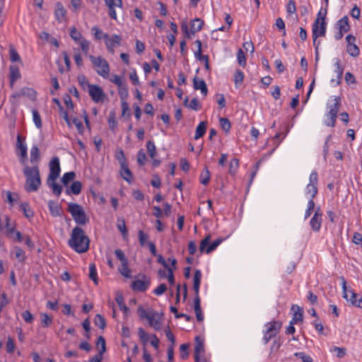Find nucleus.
Here are the masks:
<instances>
[{"label":"nucleus","mask_w":362,"mask_h":362,"mask_svg":"<svg viewBox=\"0 0 362 362\" xmlns=\"http://www.w3.org/2000/svg\"><path fill=\"white\" fill-rule=\"evenodd\" d=\"M327 15L326 9L324 12V17L322 18V22H320V25L319 26V18H317L315 21L313 25V45L315 47L316 53L317 54L318 47L320 45V41L317 42V39L319 36H324L326 33V23H325V16Z\"/></svg>","instance_id":"5"},{"label":"nucleus","mask_w":362,"mask_h":362,"mask_svg":"<svg viewBox=\"0 0 362 362\" xmlns=\"http://www.w3.org/2000/svg\"><path fill=\"white\" fill-rule=\"evenodd\" d=\"M81 48L83 53L86 55L89 51L90 42L86 40L85 38L82 39L78 42Z\"/></svg>","instance_id":"59"},{"label":"nucleus","mask_w":362,"mask_h":362,"mask_svg":"<svg viewBox=\"0 0 362 362\" xmlns=\"http://www.w3.org/2000/svg\"><path fill=\"white\" fill-rule=\"evenodd\" d=\"M267 329L264 332L263 341L267 344L272 338L274 337L279 332L281 327V322L279 321H272L265 325Z\"/></svg>","instance_id":"6"},{"label":"nucleus","mask_w":362,"mask_h":362,"mask_svg":"<svg viewBox=\"0 0 362 362\" xmlns=\"http://www.w3.org/2000/svg\"><path fill=\"white\" fill-rule=\"evenodd\" d=\"M47 185L49 187L52 189V192L57 195L59 196L62 192V187L57 184L55 181H52L49 180H47Z\"/></svg>","instance_id":"36"},{"label":"nucleus","mask_w":362,"mask_h":362,"mask_svg":"<svg viewBox=\"0 0 362 362\" xmlns=\"http://www.w3.org/2000/svg\"><path fill=\"white\" fill-rule=\"evenodd\" d=\"M342 288L344 293L343 297L346 300L350 301L352 305L362 308V297L359 298L352 290H347L346 281L344 278H342Z\"/></svg>","instance_id":"7"},{"label":"nucleus","mask_w":362,"mask_h":362,"mask_svg":"<svg viewBox=\"0 0 362 362\" xmlns=\"http://www.w3.org/2000/svg\"><path fill=\"white\" fill-rule=\"evenodd\" d=\"M129 262H124L123 264H121V267L119 269V273L126 278H131L132 275V271L128 267Z\"/></svg>","instance_id":"40"},{"label":"nucleus","mask_w":362,"mask_h":362,"mask_svg":"<svg viewBox=\"0 0 362 362\" xmlns=\"http://www.w3.org/2000/svg\"><path fill=\"white\" fill-rule=\"evenodd\" d=\"M120 175L128 183L131 184L132 182L133 175L127 164L120 166Z\"/></svg>","instance_id":"21"},{"label":"nucleus","mask_w":362,"mask_h":362,"mask_svg":"<svg viewBox=\"0 0 362 362\" xmlns=\"http://www.w3.org/2000/svg\"><path fill=\"white\" fill-rule=\"evenodd\" d=\"M333 103H328L327 104V109L329 111H333V112L338 114L341 105V99L339 96H335L333 98Z\"/></svg>","instance_id":"23"},{"label":"nucleus","mask_w":362,"mask_h":362,"mask_svg":"<svg viewBox=\"0 0 362 362\" xmlns=\"http://www.w3.org/2000/svg\"><path fill=\"white\" fill-rule=\"evenodd\" d=\"M149 325L156 330L160 329V322L159 320L155 318V314H153L148 320Z\"/></svg>","instance_id":"55"},{"label":"nucleus","mask_w":362,"mask_h":362,"mask_svg":"<svg viewBox=\"0 0 362 362\" xmlns=\"http://www.w3.org/2000/svg\"><path fill=\"white\" fill-rule=\"evenodd\" d=\"M330 351L336 353V356L339 358H343L346 354V349L344 347L333 346Z\"/></svg>","instance_id":"52"},{"label":"nucleus","mask_w":362,"mask_h":362,"mask_svg":"<svg viewBox=\"0 0 362 362\" xmlns=\"http://www.w3.org/2000/svg\"><path fill=\"white\" fill-rule=\"evenodd\" d=\"M48 208H49L50 214L52 216H54V217L61 216L62 208L57 202H55L52 200H49L48 202Z\"/></svg>","instance_id":"18"},{"label":"nucleus","mask_w":362,"mask_h":362,"mask_svg":"<svg viewBox=\"0 0 362 362\" xmlns=\"http://www.w3.org/2000/svg\"><path fill=\"white\" fill-rule=\"evenodd\" d=\"M322 213L320 211V207H318L315 210L314 215L310 221V225L311 228L315 232H317L320 230L322 221Z\"/></svg>","instance_id":"12"},{"label":"nucleus","mask_w":362,"mask_h":362,"mask_svg":"<svg viewBox=\"0 0 362 362\" xmlns=\"http://www.w3.org/2000/svg\"><path fill=\"white\" fill-rule=\"evenodd\" d=\"M189 345L187 344H182L180 346V358L183 360H185L189 356Z\"/></svg>","instance_id":"61"},{"label":"nucleus","mask_w":362,"mask_h":362,"mask_svg":"<svg viewBox=\"0 0 362 362\" xmlns=\"http://www.w3.org/2000/svg\"><path fill=\"white\" fill-rule=\"evenodd\" d=\"M77 80L79 85L84 90H88V89H90V86L93 85L88 82V79L83 74L78 75L77 77Z\"/></svg>","instance_id":"35"},{"label":"nucleus","mask_w":362,"mask_h":362,"mask_svg":"<svg viewBox=\"0 0 362 362\" xmlns=\"http://www.w3.org/2000/svg\"><path fill=\"white\" fill-rule=\"evenodd\" d=\"M66 11L63 6V5L60 2H57L56 4V9L54 11V15L57 20L59 22H62L66 17Z\"/></svg>","instance_id":"22"},{"label":"nucleus","mask_w":362,"mask_h":362,"mask_svg":"<svg viewBox=\"0 0 362 362\" xmlns=\"http://www.w3.org/2000/svg\"><path fill=\"white\" fill-rule=\"evenodd\" d=\"M204 344L199 339V337H196V341L194 345V361L195 362H201L200 354L204 352Z\"/></svg>","instance_id":"20"},{"label":"nucleus","mask_w":362,"mask_h":362,"mask_svg":"<svg viewBox=\"0 0 362 362\" xmlns=\"http://www.w3.org/2000/svg\"><path fill=\"white\" fill-rule=\"evenodd\" d=\"M139 241L140 245L142 247H144L147 245V239L148 238V235L146 234L143 230H140L138 233Z\"/></svg>","instance_id":"60"},{"label":"nucleus","mask_w":362,"mask_h":362,"mask_svg":"<svg viewBox=\"0 0 362 362\" xmlns=\"http://www.w3.org/2000/svg\"><path fill=\"white\" fill-rule=\"evenodd\" d=\"M193 88L195 90H200L202 94L204 96H206L208 93V88L204 79L199 78L197 76H195L193 78Z\"/></svg>","instance_id":"14"},{"label":"nucleus","mask_w":362,"mask_h":362,"mask_svg":"<svg viewBox=\"0 0 362 362\" xmlns=\"http://www.w3.org/2000/svg\"><path fill=\"white\" fill-rule=\"evenodd\" d=\"M220 125L223 130L226 132H228L230 129L231 124L228 119L221 117L219 119Z\"/></svg>","instance_id":"57"},{"label":"nucleus","mask_w":362,"mask_h":362,"mask_svg":"<svg viewBox=\"0 0 362 362\" xmlns=\"http://www.w3.org/2000/svg\"><path fill=\"white\" fill-rule=\"evenodd\" d=\"M170 310L175 314V318H185L186 321L189 322L192 320L191 316L187 315L185 313H179L177 309L174 306H170Z\"/></svg>","instance_id":"50"},{"label":"nucleus","mask_w":362,"mask_h":362,"mask_svg":"<svg viewBox=\"0 0 362 362\" xmlns=\"http://www.w3.org/2000/svg\"><path fill=\"white\" fill-rule=\"evenodd\" d=\"M68 245L75 252L83 253L89 249L90 240L81 228L76 226L72 230Z\"/></svg>","instance_id":"1"},{"label":"nucleus","mask_w":362,"mask_h":362,"mask_svg":"<svg viewBox=\"0 0 362 362\" xmlns=\"http://www.w3.org/2000/svg\"><path fill=\"white\" fill-rule=\"evenodd\" d=\"M150 286L149 281L136 280L132 282L131 288L133 291L144 292Z\"/></svg>","instance_id":"16"},{"label":"nucleus","mask_w":362,"mask_h":362,"mask_svg":"<svg viewBox=\"0 0 362 362\" xmlns=\"http://www.w3.org/2000/svg\"><path fill=\"white\" fill-rule=\"evenodd\" d=\"M88 92L93 101L96 103H103L106 98V95L103 90L99 86L95 84L90 86Z\"/></svg>","instance_id":"9"},{"label":"nucleus","mask_w":362,"mask_h":362,"mask_svg":"<svg viewBox=\"0 0 362 362\" xmlns=\"http://www.w3.org/2000/svg\"><path fill=\"white\" fill-rule=\"evenodd\" d=\"M89 59L98 75L107 78L110 74V66L107 61L101 57L89 55Z\"/></svg>","instance_id":"4"},{"label":"nucleus","mask_w":362,"mask_h":362,"mask_svg":"<svg viewBox=\"0 0 362 362\" xmlns=\"http://www.w3.org/2000/svg\"><path fill=\"white\" fill-rule=\"evenodd\" d=\"M347 52L352 57H358L359 53H360V50H359V48L357 45H356L355 44L354 45H347Z\"/></svg>","instance_id":"53"},{"label":"nucleus","mask_w":362,"mask_h":362,"mask_svg":"<svg viewBox=\"0 0 362 362\" xmlns=\"http://www.w3.org/2000/svg\"><path fill=\"white\" fill-rule=\"evenodd\" d=\"M10 60L12 62H21V57L17 51L12 47L9 49Z\"/></svg>","instance_id":"58"},{"label":"nucleus","mask_w":362,"mask_h":362,"mask_svg":"<svg viewBox=\"0 0 362 362\" xmlns=\"http://www.w3.org/2000/svg\"><path fill=\"white\" fill-rule=\"evenodd\" d=\"M211 235H206L200 243L199 250L201 252L209 254L216 249V247L222 243V238H217L211 245Z\"/></svg>","instance_id":"8"},{"label":"nucleus","mask_w":362,"mask_h":362,"mask_svg":"<svg viewBox=\"0 0 362 362\" xmlns=\"http://www.w3.org/2000/svg\"><path fill=\"white\" fill-rule=\"evenodd\" d=\"M107 6L108 7V13L111 18L116 19L117 15L115 11V7L122 8V1H105Z\"/></svg>","instance_id":"17"},{"label":"nucleus","mask_w":362,"mask_h":362,"mask_svg":"<svg viewBox=\"0 0 362 362\" xmlns=\"http://www.w3.org/2000/svg\"><path fill=\"white\" fill-rule=\"evenodd\" d=\"M67 210L78 225H85L89 221L88 217L81 205L71 202L68 204Z\"/></svg>","instance_id":"3"},{"label":"nucleus","mask_w":362,"mask_h":362,"mask_svg":"<svg viewBox=\"0 0 362 362\" xmlns=\"http://www.w3.org/2000/svg\"><path fill=\"white\" fill-rule=\"evenodd\" d=\"M244 79V74L243 72L238 69L236 70L235 75H234V83L236 88L239 87L240 85L243 83Z\"/></svg>","instance_id":"45"},{"label":"nucleus","mask_w":362,"mask_h":362,"mask_svg":"<svg viewBox=\"0 0 362 362\" xmlns=\"http://www.w3.org/2000/svg\"><path fill=\"white\" fill-rule=\"evenodd\" d=\"M138 335L141 342L144 346H146L151 337L145 332L142 327H139L138 329Z\"/></svg>","instance_id":"39"},{"label":"nucleus","mask_w":362,"mask_h":362,"mask_svg":"<svg viewBox=\"0 0 362 362\" xmlns=\"http://www.w3.org/2000/svg\"><path fill=\"white\" fill-rule=\"evenodd\" d=\"M89 278L93 281L95 285L98 284L96 267L94 264H90L89 266Z\"/></svg>","instance_id":"41"},{"label":"nucleus","mask_w":362,"mask_h":362,"mask_svg":"<svg viewBox=\"0 0 362 362\" xmlns=\"http://www.w3.org/2000/svg\"><path fill=\"white\" fill-rule=\"evenodd\" d=\"M194 308L196 314L197 320L199 322L204 320V316L202 314V308H201V299L199 297L194 298Z\"/></svg>","instance_id":"24"},{"label":"nucleus","mask_w":362,"mask_h":362,"mask_svg":"<svg viewBox=\"0 0 362 362\" xmlns=\"http://www.w3.org/2000/svg\"><path fill=\"white\" fill-rule=\"evenodd\" d=\"M337 28L340 30H342V32H348L350 28L348 17L344 16L340 20H339L337 23Z\"/></svg>","instance_id":"28"},{"label":"nucleus","mask_w":362,"mask_h":362,"mask_svg":"<svg viewBox=\"0 0 362 362\" xmlns=\"http://www.w3.org/2000/svg\"><path fill=\"white\" fill-rule=\"evenodd\" d=\"M76 177V174L74 172H68L64 174L62 182L64 185H66L69 182L74 180Z\"/></svg>","instance_id":"51"},{"label":"nucleus","mask_w":362,"mask_h":362,"mask_svg":"<svg viewBox=\"0 0 362 362\" xmlns=\"http://www.w3.org/2000/svg\"><path fill=\"white\" fill-rule=\"evenodd\" d=\"M305 191H306V194L309 195L310 199H312V200H313V198L317 194V185H314L313 184H308L306 187Z\"/></svg>","instance_id":"47"},{"label":"nucleus","mask_w":362,"mask_h":362,"mask_svg":"<svg viewBox=\"0 0 362 362\" xmlns=\"http://www.w3.org/2000/svg\"><path fill=\"white\" fill-rule=\"evenodd\" d=\"M96 346L98 348H100L98 353L100 355H103V354L106 351V343L105 339L103 337L100 336L96 342Z\"/></svg>","instance_id":"44"},{"label":"nucleus","mask_w":362,"mask_h":362,"mask_svg":"<svg viewBox=\"0 0 362 362\" xmlns=\"http://www.w3.org/2000/svg\"><path fill=\"white\" fill-rule=\"evenodd\" d=\"M291 310L293 311V317L292 320H291V324H297L298 322H303V309L297 305H293L291 307Z\"/></svg>","instance_id":"13"},{"label":"nucleus","mask_w":362,"mask_h":362,"mask_svg":"<svg viewBox=\"0 0 362 362\" xmlns=\"http://www.w3.org/2000/svg\"><path fill=\"white\" fill-rule=\"evenodd\" d=\"M122 37L119 35H112L111 37L108 34L105 35V42L107 49L113 53L115 48L120 45Z\"/></svg>","instance_id":"11"},{"label":"nucleus","mask_w":362,"mask_h":362,"mask_svg":"<svg viewBox=\"0 0 362 362\" xmlns=\"http://www.w3.org/2000/svg\"><path fill=\"white\" fill-rule=\"evenodd\" d=\"M92 32L94 35V37L96 40H101L102 38H103L105 40V35L106 33H104L102 30H100V28H98V27L96 26H94L92 28Z\"/></svg>","instance_id":"63"},{"label":"nucleus","mask_w":362,"mask_h":362,"mask_svg":"<svg viewBox=\"0 0 362 362\" xmlns=\"http://www.w3.org/2000/svg\"><path fill=\"white\" fill-rule=\"evenodd\" d=\"M82 189V184L80 181H74L69 188L66 189L67 194H74L78 195L81 193Z\"/></svg>","instance_id":"25"},{"label":"nucleus","mask_w":362,"mask_h":362,"mask_svg":"<svg viewBox=\"0 0 362 362\" xmlns=\"http://www.w3.org/2000/svg\"><path fill=\"white\" fill-rule=\"evenodd\" d=\"M117 88L118 93L122 101H125L129 95L127 85L124 83L120 87Z\"/></svg>","instance_id":"43"},{"label":"nucleus","mask_w":362,"mask_h":362,"mask_svg":"<svg viewBox=\"0 0 362 362\" xmlns=\"http://www.w3.org/2000/svg\"><path fill=\"white\" fill-rule=\"evenodd\" d=\"M33 119L37 128H42V120L41 117L37 110H33Z\"/></svg>","instance_id":"49"},{"label":"nucleus","mask_w":362,"mask_h":362,"mask_svg":"<svg viewBox=\"0 0 362 362\" xmlns=\"http://www.w3.org/2000/svg\"><path fill=\"white\" fill-rule=\"evenodd\" d=\"M335 69L334 71L337 73V85H339L341 83L342 75L344 72V68L340 65V60L337 59L334 63Z\"/></svg>","instance_id":"31"},{"label":"nucleus","mask_w":362,"mask_h":362,"mask_svg":"<svg viewBox=\"0 0 362 362\" xmlns=\"http://www.w3.org/2000/svg\"><path fill=\"white\" fill-rule=\"evenodd\" d=\"M70 37L76 42H78L80 40L83 39L84 37L81 35V33L75 28L73 27L70 29Z\"/></svg>","instance_id":"42"},{"label":"nucleus","mask_w":362,"mask_h":362,"mask_svg":"<svg viewBox=\"0 0 362 362\" xmlns=\"http://www.w3.org/2000/svg\"><path fill=\"white\" fill-rule=\"evenodd\" d=\"M337 115L338 114L333 112V111L328 110L325 113L326 119L324 122L325 125L327 127H334L336 124Z\"/></svg>","instance_id":"19"},{"label":"nucleus","mask_w":362,"mask_h":362,"mask_svg":"<svg viewBox=\"0 0 362 362\" xmlns=\"http://www.w3.org/2000/svg\"><path fill=\"white\" fill-rule=\"evenodd\" d=\"M199 179L200 182L204 185H206L209 182L210 172L206 167H205L204 170L202 172Z\"/></svg>","instance_id":"38"},{"label":"nucleus","mask_w":362,"mask_h":362,"mask_svg":"<svg viewBox=\"0 0 362 362\" xmlns=\"http://www.w3.org/2000/svg\"><path fill=\"white\" fill-rule=\"evenodd\" d=\"M115 301L119 307V309L124 313V315L128 316L129 314V309L127 305H124L122 296L117 295L115 298Z\"/></svg>","instance_id":"32"},{"label":"nucleus","mask_w":362,"mask_h":362,"mask_svg":"<svg viewBox=\"0 0 362 362\" xmlns=\"http://www.w3.org/2000/svg\"><path fill=\"white\" fill-rule=\"evenodd\" d=\"M21 94L34 100L36 98V92L33 88L24 87L21 89Z\"/></svg>","instance_id":"37"},{"label":"nucleus","mask_w":362,"mask_h":362,"mask_svg":"<svg viewBox=\"0 0 362 362\" xmlns=\"http://www.w3.org/2000/svg\"><path fill=\"white\" fill-rule=\"evenodd\" d=\"M20 209H21V211H23L25 217H26L27 218H30L33 217L34 212L32 210V209L30 207V205L28 204V203H26V202L22 203L20 205Z\"/></svg>","instance_id":"33"},{"label":"nucleus","mask_w":362,"mask_h":362,"mask_svg":"<svg viewBox=\"0 0 362 362\" xmlns=\"http://www.w3.org/2000/svg\"><path fill=\"white\" fill-rule=\"evenodd\" d=\"M206 122H201L196 128L194 139L197 140L202 137L206 131Z\"/></svg>","instance_id":"29"},{"label":"nucleus","mask_w":362,"mask_h":362,"mask_svg":"<svg viewBox=\"0 0 362 362\" xmlns=\"http://www.w3.org/2000/svg\"><path fill=\"white\" fill-rule=\"evenodd\" d=\"M204 23L200 18H195L191 22L192 33L195 34L197 32L200 31L204 25Z\"/></svg>","instance_id":"30"},{"label":"nucleus","mask_w":362,"mask_h":362,"mask_svg":"<svg viewBox=\"0 0 362 362\" xmlns=\"http://www.w3.org/2000/svg\"><path fill=\"white\" fill-rule=\"evenodd\" d=\"M40 156V154L38 147L36 145L33 146L30 149V163L33 164V165H38Z\"/></svg>","instance_id":"26"},{"label":"nucleus","mask_w":362,"mask_h":362,"mask_svg":"<svg viewBox=\"0 0 362 362\" xmlns=\"http://www.w3.org/2000/svg\"><path fill=\"white\" fill-rule=\"evenodd\" d=\"M94 324L100 329H104L106 327V322L105 318L100 315L97 314L94 319Z\"/></svg>","instance_id":"46"},{"label":"nucleus","mask_w":362,"mask_h":362,"mask_svg":"<svg viewBox=\"0 0 362 362\" xmlns=\"http://www.w3.org/2000/svg\"><path fill=\"white\" fill-rule=\"evenodd\" d=\"M41 324L43 327H49L52 323V319L46 313H41Z\"/></svg>","instance_id":"56"},{"label":"nucleus","mask_w":362,"mask_h":362,"mask_svg":"<svg viewBox=\"0 0 362 362\" xmlns=\"http://www.w3.org/2000/svg\"><path fill=\"white\" fill-rule=\"evenodd\" d=\"M17 148L20 150V162L25 164L27 158V146L23 143L20 135L17 136Z\"/></svg>","instance_id":"15"},{"label":"nucleus","mask_w":362,"mask_h":362,"mask_svg":"<svg viewBox=\"0 0 362 362\" xmlns=\"http://www.w3.org/2000/svg\"><path fill=\"white\" fill-rule=\"evenodd\" d=\"M115 256L121 262V264L128 262V259L125 256V254L121 249H117L115 251Z\"/></svg>","instance_id":"64"},{"label":"nucleus","mask_w":362,"mask_h":362,"mask_svg":"<svg viewBox=\"0 0 362 362\" xmlns=\"http://www.w3.org/2000/svg\"><path fill=\"white\" fill-rule=\"evenodd\" d=\"M237 59L240 66L245 67L246 66V57L242 49H239L238 51Z\"/></svg>","instance_id":"54"},{"label":"nucleus","mask_w":362,"mask_h":362,"mask_svg":"<svg viewBox=\"0 0 362 362\" xmlns=\"http://www.w3.org/2000/svg\"><path fill=\"white\" fill-rule=\"evenodd\" d=\"M23 174L26 178L25 190L28 192H37L41 185V178L38 165L32 167L25 165Z\"/></svg>","instance_id":"2"},{"label":"nucleus","mask_w":362,"mask_h":362,"mask_svg":"<svg viewBox=\"0 0 362 362\" xmlns=\"http://www.w3.org/2000/svg\"><path fill=\"white\" fill-rule=\"evenodd\" d=\"M146 148L148 153L149 156L153 159L156 154V146L152 141H148L146 144Z\"/></svg>","instance_id":"48"},{"label":"nucleus","mask_w":362,"mask_h":362,"mask_svg":"<svg viewBox=\"0 0 362 362\" xmlns=\"http://www.w3.org/2000/svg\"><path fill=\"white\" fill-rule=\"evenodd\" d=\"M181 30L184 33L185 37L188 39L192 38V36L194 35V34L192 33L191 28H190V30H189L188 25H187V23H185V22H183L181 24Z\"/></svg>","instance_id":"62"},{"label":"nucleus","mask_w":362,"mask_h":362,"mask_svg":"<svg viewBox=\"0 0 362 362\" xmlns=\"http://www.w3.org/2000/svg\"><path fill=\"white\" fill-rule=\"evenodd\" d=\"M15 257L20 262H24L27 258L25 252L18 246L13 247Z\"/></svg>","instance_id":"34"},{"label":"nucleus","mask_w":362,"mask_h":362,"mask_svg":"<svg viewBox=\"0 0 362 362\" xmlns=\"http://www.w3.org/2000/svg\"><path fill=\"white\" fill-rule=\"evenodd\" d=\"M10 81L13 84L16 81L21 78V73L18 66L11 65L9 67Z\"/></svg>","instance_id":"27"},{"label":"nucleus","mask_w":362,"mask_h":362,"mask_svg":"<svg viewBox=\"0 0 362 362\" xmlns=\"http://www.w3.org/2000/svg\"><path fill=\"white\" fill-rule=\"evenodd\" d=\"M61 172L59 158L54 157L49 163V174L47 180L56 181Z\"/></svg>","instance_id":"10"}]
</instances>
